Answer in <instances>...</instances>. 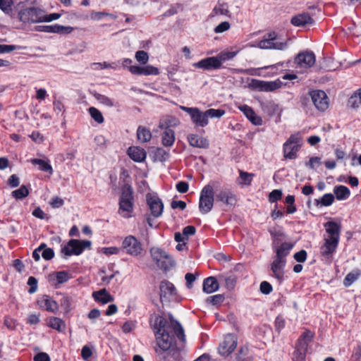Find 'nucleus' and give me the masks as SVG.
<instances>
[{"mask_svg":"<svg viewBox=\"0 0 361 361\" xmlns=\"http://www.w3.org/2000/svg\"><path fill=\"white\" fill-rule=\"evenodd\" d=\"M169 319V321L158 314L151 319V326L156 336L157 345L154 351L158 361H166L165 355L167 351L176 345L175 336L182 342L185 341L181 324L171 314Z\"/></svg>","mask_w":361,"mask_h":361,"instance_id":"f257e3e1","label":"nucleus"},{"mask_svg":"<svg viewBox=\"0 0 361 361\" xmlns=\"http://www.w3.org/2000/svg\"><path fill=\"white\" fill-rule=\"evenodd\" d=\"M133 188L129 184H125L122 188L119 199V212L124 218L131 216L133 210Z\"/></svg>","mask_w":361,"mask_h":361,"instance_id":"f03ea898","label":"nucleus"},{"mask_svg":"<svg viewBox=\"0 0 361 361\" xmlns=\"http://www.w3.org/2000/svg\"><path fill=\"white\" fill-rule=\"evenodd\" d=\"M149 252L153 261L161 269L169 270L176 264L172 257L161 248L153 247L150 249Z\"/></svg>","mask_w":361,"mask_h":361,"instance_id":"7ed1b4c3","label":"nucleus"},{"mask_svg":"<svg viewBox=\"0 0 361 361\" xmlns=\"http://www.w3.org/2000/svg\"><path fill=\"white\" fill-rule=\"evenodd\" d=\"M91 245L92 243L90 240L71 239L61 248V253L65 258L71 255H79L85 249L90 248Z\"/></svg>","mask_w":361,"mask_h":361,"instance_id":"20e7f679","label":"nucleus"},{"mask_svg":"<svg viewBox=\"0 0 361 361\" xmlns=\"http://www.w3.org/2000/svg\"><path fill=\"white\" fill-rule=\"evenodd\" d=\"M214 190L211 185H205L200 195L199 209L202 214L209 213L214 206Z\"/></svg>","mask_w":361,"mask_h":361,"instance_id":"39448f33","label":"nucleus"},{"mask_svg":"<svg viewBox=\"0 0 361 361\" xmlns=\"http://www.w3.org/2000/svg\"><path fill=\"white\" fill-rule=\"evenodd\" d=\"M301 137L299 134L291 135L283 144V157L285 159H295L297 152L300 150Z\"/></svg>","mask_w":361,"mask_h":361,"instance_id":"423d86ee","label":"nucleus"},{"mask_svg":"<svg viewBox=\"0 0 361 361\" xmlns=\"http://www.w3.org/2000/svg\"><path fill=\"white\" fill-rule=\"evenodd\" d=\"M288 46L287 41H281L278 37L276 32H269L265 35L264 39L258 43V47L264 49H278L283 50Z\"/></svg>","mask_w":361,"mask_h":361,"instance_id":"0eeeda50","label":"nucleus"},{"mask_svg":"<svg viewBox=\"0 0 361 361\" xmlns=\"http://www.w3.org/2000/svg\"><path fill=\"white\" fill-rule=\"evenodd\" d=\"M122 247L127 254L133 257H140L143 252L142 243L133 235L125 238L122 243Z\"/></svg>","mask_w":361,"mask_h":361,"instance_id":"6e6552de","label":"nucleus"},{"mask_svg":"<svg viewBox=\"0 0 361 361\" xmlns=\"http://www.w3.org/2000/svg\"><path fill=\"white\" fill-rule=\"evenodd\" d=\"M44 11L42 9L30 7L21 10L19 13V19L23 22L38 23L43 22Z\"/></svg>","mask_w":361,"mask_h":361,"instance_id":"1a4fd4ad","label":"nucleus"},{"mask_svg":"<svg viewBox=\"0 0 361 361\" xmlns=\"http://www.w3.org/2000/svg\"><path fill=\"white\" fill-rule=\"evenodd\" d=\"M180 109L188 113L192 123L198 127H204L208 125L209 121L207 118L206 111H201L197 107H187L181 106Z\"/></svg>","mask_w":361,"mask_h":361,"instance_id":"9d476101","label":"nucleus"},{"mask_svg":"<svg viewBox=\"0 0 361 361\" xmlns=\"http://www.w3.org/2000/svg\"><path fill=\"white\" fill-rule=\"evenodd\" d=\"M252 86L254 89L261 92H273L281 87L283 82L280 80L274 81H264L257 79L252 80Z\"/></svg>","mask_w":361,"mask_h":361,"instance_id":"9b49d317","label":"nucleus"},{"mask_svg":"<svg viewBox=\"0 0 361 361\" xmlns=\"http://www.w3.org/2000/svg\"><path fill=\"white\" fill-rule=\"evenodd\" d=\"M237 346V338L233 334H227L219 347V353L221 356L229 355Z\"/></svg>","mask_w":361,"mask_h":361,"instance_id":"f8f14e48","label":"nucleus"},{"mask_svg":"<svg viewBox=\"0 0 361 361\" xmlns=\"http://www.w3.org/2000/svg\"><path fill=\"white\" fill-rule=\"evenodd\" d=\"M312 102L314 106L321 111L327 109L329 106V99L326 94L322 90H314L310 92Z\"/></svg>","mask_w":361,"mask_h":361,"instance_id":"ddd939ff","label":"nucleus"},{"mask_svg":"<svg viewBox=\"0 0 361 361\" xmlns=\"http://www.w3.org/2000/svg\"><path fill=\"white\" fill-rule=\"evenodd\" d=\"M314 54L311 51L300 52L295 58V63L300 68H308L315 63Z\"/></svg>","mask_w":361,"mask_h":361,"instance_id":"4468645a","label":"nucleus"},{"mask_svg":"<svg viewBox=\"0 0 361 361\" xmlns=\"http://www.w3.org/2000/svg\"><path fill=\"white\" fill-rule=\"evenodd\" d=\"M146 199L152 215L155 218L160 216L164 209L161 200L157 196L152 195L150 193L147 194Z\"/></svg>","mask_w":361,"mask_h":361,"instance_id":"2eb2a0df","label":"nucleus"},{"mask_svg":"<svg viewBox=\"0 0 361 361\" xmlns=\"http://www.w3.org/2000/svg\"><path fill=\"white\" fill-rule=\"evenodd\" d=\"M35 30L48 33L69 34L73 30V27L55 24L52 25H39L36 27Z\"/></svg>","mask_w":361,"mask_h":361,"instance_id":"dca6fc26","label":"nucleus"},{"mask_svg":"<svg viewBox=\"0 0 361 361\" xmlns=\"http://www.w3.org/2000/svg\"><path fill=\"white\" fill-rule=\"evenodd\" d=\"M216 200L224 202L228 206H234L237 202L235 194L228 188H222L216 194Z\"/></svg>","mask_w":361,"mask_h":361,"instance_id":"f3484780","label":"nucleus"},{"mask_svg":"<svg viewBox=\"0 0 361 361\" xmlns=\"http://www.w3.org/2000/svg\"><path fill=\"white\" fill-rule=\"evenodd\" d=\"M193 66L197 68H201L207 71L214 70L221 68L219 61L216 59V56H211L202 59L201 61L195 63Z\"/></svg>","mask_w":361,"mask_h":361,"instance_id":"a211bd4d","label":"nucleus"},{"mask_svg":"<svg viewBox=\"0 0 361 361\" xmlns=\"http://www.w3.org/2000/svg\"><path fill=\"white\" fill-rule=\"evenodd\" d=\"M286 263V260H280L274 258V260L271 264L272 275L279 281H281L283 279Z\"/></svg>","mask_w":361,"mask_h":361,"instance_id":"6ab92c4d","label":"nucleus"},{"mask_svg":"<svg viewBox=\"0 0 361 361\" xmlns=\"http://www.w3.org/2000/svg\"><path fill=\"white\" fill-rule=\"evenodd\" d=\"M293 247V244L287 242L281 243L279 245L274 246L273 248L276 252L274 258L280 260H286V257L289 255Z\"/></svg>","mask_w":361,"mask_h":361,"instance_id":"aec40b11","label":"nucleus"},{"mask_svg":"<svg viewBox=\"0 0 361 361\" xmlns=\"http://www.w3.org/2000/svg\"><path fill=\"white\" fill-rule=\"evenodd\" d=\"M188 140L189 144L195 147L207 149L209 147V140L206 137L195 134L188 135Z\"/></svg>","mask_w":361,"mask_h":361,"instance_id":"412c9836","label":"nucleus"},{"mask_svg":"<svg viewBox=\"0 0 361 361\" xmlns=\"http://www.w3.org/2000/svg\"><path fill=\"white\" fill-rule=\"evenodd\" d=\"M314 334L311 331L306 329L299 337L296 343V348L307 351L308 344L312 341Z\"/></svg>","mask_w":361,"mask_h":361,"instance_id":"4be33fe9","label":"nucleus"},{"mask_svg":"<svg viewBox=\"0 0 361 361\" xmlns=\"http://www.w3.org/2000/svg\"><path fill=\"white\" fill-rule=\"evenodd\" d=\"M314 22L313 18L307 13L295 15L290 20V23L297 27L305 26L307 24H313Z\"/></svg>","mask_w":361,"mask_h":361,"instance_id":"5701e85b","label":"nucleus"},{"mask_svg":"<svg viewBox=\"0 0 361 361\" xmlns=\"http://www.w3.org/2000/svg\"><path fill=\"white\" fill-rule=\"evenodd\" d=\"M339 239L335 238H325V243L321 247V252L323 255H329L332 254L336 249Z\"/></svg>","mask_w":361,"mask_h":361,"instance_id":"b1692460","label":"nucleus"},{"mask_svg":"<svg viewBox=\"0 0 361 361\" xmlns=\"http://www.w3.org/2000/svg\"><path fill=\"white\" fill-rule=\"evenodd\" d=\"M185 352L180 348L176 345L170 350L167 351L165 355L166 361H183L184 360Z\"/></svg>","mask_w":361,"mask_h":361,"instance_id":"393cba45","label":"nucleus"},{"mask_svg":"<svg viewBox=\"0 0 361 361\" xmlns=\"http://www.w3.org/2000/svg\"><path fill=\"white\" fill-rule=\"evenodd\" d=\"M128 154L133 161L142 162L146 158V152L139 147H130L128 149Z\"/></svg>","mask_w":361,"mask_h":361,"instance_id":"a878e982","label":"nucleus"},{"mask_svg":"<svg viewBox=\"0 0 361 361\" xmlns=\"http://www.w3.org/2000/svg\"><path fill=\"white\" fill-rule=\"evenodd\" d=\"M241 111L244 113L245 116L255 125L260 126L262 123V120L260 117L257 116L252 109L247 105H243L240 107Z\"/></svg>","mask_w":361,"mask_h":361,"instance_id":"bb28decb","label":"nucleus"},{"mask_svg":"<svg viewBox=\"0 0 361 361\" xmlns=\"http://www.w3.org/2000/svg\"><path fill=\"white\" fill-rule=\"evenodd\" d=\"M219 287L218 281L214 276L208 277L203 281V291L207 294L216 291Z\"/></svg>","mask_w":361,"mask_h":361,"instance_id":"cd10ccee","label":"nucleus"},{"mask_svg":"<svg viewBox=\"0 0 361 361\" xmlns=\"http://www.w3.org/2000/svg\"><path fill=\"white\" fill-rule=\"evenodd\" d=\"M160 297L167 298L176 294V288L173 283L168 281H163L160 283Z\"/></svg>","mask_w":361,"mask_h":361,"instance_id":"c85d7f7f","label":"nucleus"},{"mask_svg":"<svg viewBox=\"0 0 361 361\" xmlns=\"http://www.w3.org/2000/svg\"><path fill=\"white\" fill-rule=\"evenodd\" d=\"M175 141V133L170 127H166L161 136V142L165 147H171Z\"/></svg>","mask_w":361,"mask_h":361,"instance_id":"c756f323","label":"nucleus"},{"mask_svg":"<svg viewBox=\"0 0 361 361\" xmlns=\"http://www.w3.org/2000/svg\"><path fill=\"white\" fill-rule=\"evenodd\" d=\"M92 296L96 301L103 304H106L114 300L113 296L111 295L105 288L93 292Z\"/></svg>","mask_w":361,"mask_h":361,"instance_id":"7c9ffc66","label":"nucleus"},{"mask_svg":"<svg viewBox=\"0 0 361 361\" xmlns=\"http://www.w3.org/2000/svg\"><path fill=\"white\" fill-rule=\"evenodd\" d=\"M326 231L329 234L327 238H335L339 239L340 228L339 226L334 221H329L324 224Z\"/></svg>","mask_w":361,"mask_h":361,"instance_id":"2f4dec72","label":"nucleus"},{"mask_svg":"<svg viewBox=\"0 0 361 361\" xmlns=\"http://www.w3.org/2000/svg\"><path fill=\"white\" fill-rule=\"evenodd\" d=\"M48 326L58 331H63L66 329L65 322L59 317H51L48 319Z\"/></svg>","mask_w":361,"mask_h":361,"instance_id":"473e14b6","label":"nucleus"},{"mask_svg":"<svg viewBox=\"0 0 361 361\" xmlns=\"http://www.w3.org/2000/svg\"><path fill=\"white\" fill-rule=\"evenodd\" d=\"M228 14L229 10L228 4L226 3H220L219 1L213 8L212 12L209 16L212 18L218 15L228 16Z\"/></svg>","mask_w":361,"mask_h":361,"instance_id":"72a5a7b5","label":"nucleus"},{"mask_svg":"<svg viewBox=\"0 0 361 361\" xmlns=\"http://www.w3.org/2000/svg\"><path fill=\"white\" fill-rule=\"evenodd\" d=\"M137 137L141 142H147L151 140L152 134L147 128L139 126L137 130Z\"/></svg>","mask_w":361,"mask_h":361,"instance_id":"f704fd0d","label":"nucleus"},{"mask_svg":"<svg viewBox=\"0 0 361 361\" xmlns=\"http://www.w3.org/2000/svg\"><path fill=\"white\" fill-rule=\"evenodd\" d=\"M40 302L41 307L45 308L47 311L56 312L58 310V304L56 302L51 300L48 296H45Z\"/></svg>","mask_w":361,"mask_h":361,"instance_id":"c9c22d12","label":"nucleus"},{"mask_svg":"<svg viewBox=\"0 0 361 361\" xmlns=\"http://www.w3.org/2000/svg\"><path fill=\"white\" fill-rule=\"evenodd\" d=\"M334 192L337 200H345L350 195V190L346 186L338 185L334 188Z\"/></svg>","mask_w":361,"mask_h":361,"instance_id":"e433bc0d","label":"nucleus"},{"mask_svg":"<svg viewBox=\"0 0 361 361\" xmlns=\"http://www.w3.org/2000/svg\"><path fill=\"white\" fill-rule=\"evenodd\" d=\"M30 161L34 165H38L40 171L48 172L49 174L53 173V169L47 161L40 159H32Z\"/></svg>","mask_w":361,"mask_h":361,"instance_id":"4c0bfd02","label":"nucleus"},{"mask_svg":"<svg viewBox=\"0 0 361 361\" xmlns=\"http://www.w3.org/2000/svg\"><path fill=\"white\" fill-rule=\"evenodd\" d=\"M360 274V271L358 269L353 270V271L348 273L343 280L344 286L349 287L351 286L355 281L357 280Z\"/></svg>","mask_w":361,"mask_h":361,"instance_id":"58836bf2","label":"nucleus"},{"mask_svg":"<svg viewBox=\"0 0 361 361\" xmlns=\"http://www.w3.org/2000/svg\"><path fill=\"white\" fill-rule=\"evenodd\" d=\"M153 157L154 161H165L169 157V152L161 147H158L154 151Z\"/></svg>","mask_w":361,"mask_h":361,"instance_id":"ea45409f","label":"nucleus"},{"mask_svg":"<svg viewBox=\"0 0 361 361\" xmlns=\"http://www.w3.org/2000/svg\"><path fill=\"white\" fill-rule=\"evenodd\" d=\"M237 53L238 51H222L216 56V59L219 61L220 67H221L223 62L233 59Z\"/></svg>","mask_w":361,"mask_h":361,"instance_id":"a19ab883","label":"nucleus"},{"mask_svg":"<svg viewBox=\"0 0 361 361\" xmlns=\"http://www.w3.org/2000/svg\"><path fill=\"white\" fill-rule=\"evenodd\" d=\"M270 233L273 239L272 246H276L281 244V242L283 240L285 235L281 231L277 230H270Z\"/></svg>","mask_w":361,"mask_h":361,"instance_id":"79ce46f5","label":"nucleus"},{"mask_svg":"<svg viewBox=\"0 0 361 361\" xmlns=\"http://www.w3.org/2000/svg\"><path fill=\"white\" fill-rule=\"evenodd\" d=\"M29 195V190L25 185L21 187L12 192V196L17 200H21L26 197Z\"/></svg>","mask_w":361,"mask_h":361,"instance_id":"37998d69","label":"nucleus"},{"mask_svg":"<svg viewBox=\"0 0 361 361\" xmlns=\"http://www.w3.org/2000/svg\"><path fill=\"white\" fill-rule=\"evenodd\" d=\"M317 201V204H321L322 206L328 207L332 204L334 201V196L331 193L325 194L322 196L320 200Z\"/></svg>","mask_w":361,"mask_h":361,"instance_id":"c03bdc74","label":"nucleus"},{"mask_svg":"<svg viewBox=\"0 0 361 361\" xmlns=\"http://www.w3.org/2000/svg\"><path fill=\"white\" fill-rule=\"evenodd\" d=\"M91 117L98 123L104 122V117L102 113L94 107H90L88 109Z\"/></svg>","mask_w":361,"mask_h":361,"instance_id":"a18cd8bd","label":"nucleus"},{"mask_svg":"<svg viewBox=\"0 0 361 361\" xmlns=\"http://www.w3.org/2000/svg\"><path fill=\"white\" fill-rule=\"evenodd\" d=\"M206 111L207 118L209 121V118H221L225 114V111L223 109H209Z\"/></svg>","mask_w":361,"mask_h":361,"instance_id":"49530a36","label":"nucleus"},{"mask_svg":"<svg viewBox=\"0 0 361 361\" xmlns=\"http://www.w3.org/2000/svg\"><path fill=\"white\" fill-rule=\"evenodd\" d=\"M60 305L63 308L66 313L71 310V299L68 295L61 294Z\"/></svg>","mask_w":361,"mask_h":361,"instance_id":"de8ad7c7","label":"nucleus"},{"mask_svg":"<svg viewBox=\"0 0 361 361\" xmlns=\"http://www.w3.org/2000/svg\"><path fill=\"white\" fill-rule=\"evenodd\" d=\"M12 0H0V9L5 13H9L11 11Z\"/></svg>","mask_w":361,"mask_h":361,"instance_id":"09e8293b","label":"nucleus"},{"mask_svg":"<svg viewBox=\"0 0 361 361\" xmlns=\"http://www.w3.org/2000/svg\"><path fill=\"white\" fill-rule=\"evenodd\" d=\"M306 353L307 351L295 347L293 357V361H304Z\"/></svg>","mask_w":361,"mask_h":361,"instance_id":"8fccbe9b","label":"nucleus"},{"mask_svg":"<svg viewBox=\"0 0 361 361\" xmlns=\"http://www.w3.org/2000/svg\"><path fill=\"white\" fill-rule=\"evenodd\" d=\"M135 59L138 62L146 64L149 60V56L145 51H137L135 53Z\"/></svg>","mask_w":361,"mask_h":361,"instance_id":"3c124183","label":"nucleus"},{"mask_svg":"<svg viewBox=\"0 0 361 361\" xmlns=\"http://www.w3.org/2000/svg\"><path fill=\"white\" fill-rule=\"evenodd\" d=\"M70 276L66 271H58L56 273V279L58 283H63L68 281Z\"/></svg>","mask_w":361,"mask_h":361,"instance_id":"603ef678","label":"nucleus"},{"mask_svg":"<svg viewBox=\"0 0 361 361\" xmlns=\"http://www.w3.org/2000/svg\"><path fill=\"white\" fill-rule=\"evenodd\" d=\"M159 73V69L150 65L142 67V75H157Z\"/></svg>","mask_w":361,"mask_h":361,"instance_id":"864d4df0","label":"nucleus"},{"mask_svg":"<svg viewBox=\"0 0 361 361\" xmlns=\"http://www.w3.org/2000/svg\"><path fill=\"white\" fill-rule=\"evenodd\" d=\"M282 197V192L280 190H272L269 195V201L271 203L276 202L281 200Z\"/></svg>","mask_w":361,"mask_h":361,"instance_id":"5fc2aeb1","label":"nucleus"},{"mask_svg":"<svg viewBox=\"0 0 361 361\" xmlns=\"http://www.w3.org/2000/svg\"><path fill=\"white\" fill-rule=\"evenodd\" d=\"M95 97L102 104H103L107 106H114L113 101L110 98L107 97L105 95H102L100 94H96Z\"/></svg>","mask_w":361,"mask_h":361,"instance_id":"6e6d98bb","label":"nucleus"},{"mask_svg":"<svg viewBox=\"0 0 361 361\" xmlns=\"http://www.w3.org/2000/svg\"><path fill=\"white\" fill-rule=\"evenodd\" d=\"M224 298L222 295L218 294V295H215L209 297L207 299V302L213 305H216L221 303L224 301Z\"/></svg>","mask_w":361,"mask_h":361,"instance_id":"4d7b16f0","label":"nucleus"},{"mask_svg":"<svg viewBox=\"0 0 361 361\" xmlns=\"http://www.w3.org/2000/svg\"><path fill=\"white\" fill-rule=\"evenodd\" d=\"M27 284L30 286L28 293L30 294L35 293L37 289V280L35 277L30 276L27 280Z\"/></svg>","mask_w":361,"mask_h":361,"instance_id":"13d9d810","label":"nucleus"},{"mask_svg":"<svg viewBox=\"0 0 361 361\" xmlns=\"http://www.w3.org/2000/svg\"><path fill=\"white\" fill-rule=\"evenodd\" d=\"M225 284L228 289L232 290L234 288L236 283V278L235 276H229L225 278Z\"/></svg>","mask_w":361,"mask_h":361,"instance_id":"bf43d9fd","label":"nucleus"},{"mask_svg":"<svg viewBox=\"0 0 361 361\" xmlns=\"http://www.w3.org/2000/svg\"><path fill=\"white\" fill-rule=\"evenodd\" d=\"M252 176V173L240 171V178L242 180L243 184L249 185L251 183Z\"/></svg>","mask_w":361,"mask_h":361,"instance_id":"052dcab7","label":"nucleus"},{"mask_svg":"<svg viewBox=\"0 0 361 361\" xmlns=\"http://www.w3.org/2000/svg\"><path fill=\"white\" fill-rule=\"evenodd\" d=\"M230 28V23L227 21H224L221 23L219 25H217L214 28V32L216 33H221L228 30Z\"/></svg>","mask_w":361,"mask_h":361,"instance_id":"680f3d73","label":"nucleus"},{"mask_svg":"<svg viewBox=\"0 0 361 361\" xmlns=\"http://www.w3.org/2000/svg\"><path fill=\"white\" fill-rule=\"evenodd\" d=\"M176 190L180 193H185L188 191L189 185L187 182L180 181L176 184Z\"/></svg>","mask_w":361,"mask_h":361,"instance_id":"e2e57ef3","label":"nucleus"},{"mask_svg":"<svg viewBox=\"0 0 361 361\" xmlns=\"http://www.w3.org/2000/svg\"><path fill=\"white\" fill-rule=\"evenodd\" d=\"M260 291L266 295L269 294L272 291V286L269 283L262 281L260 284Z\"/></svg>","mask_w":361,"mask_h":361,"instance_id":"0e129e2a","label":"nucleus"},{"mask_svg":"<svg viewBox=\"0 0 361 361\" xmlns=\"http://www.w3.org/2000/svg\"><path fill=\"white\" fill-rule=\"evenodd\" d=\"M294 259L298 262H304L307 259V252L304 250H302L294 255Z\"/></svg>","mask_w":361,"mask_h":361,"instance_id":"69168bd1","label":"nucleus"},{"mask_svg":"<svg viewBox=\"0 0 361 361\" xmlns=\"http://www.w3.org/2000/svg\"><path fill=\"white\" fill-rule=\"evenodd\" d=\"M285 326V319L281 317L278 316L275 320V328L276 330L279 333Z\"/></svg>","mask_w":361,"mask_h":361,"instance_id":"338daca9","label":"nucleus"},{"mask_svg":"<svg viewBox=\"0 0 361 361\" xmlns=\"http://www.w3.org/2000/svg\"><path fill=\"white\" fill-rule=\"evenodd\" d=\"M34 361H50V357L46 353H39L34 357Z\"/></svg>","mask_w":361,"mask_h":361,"instance_id":"774afa93","label":"nucleus"}]
</instances>
